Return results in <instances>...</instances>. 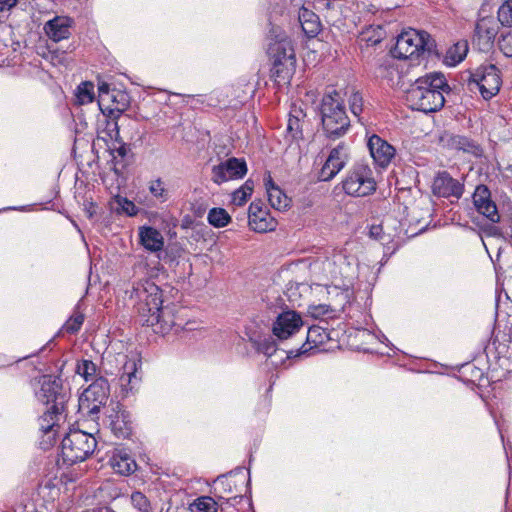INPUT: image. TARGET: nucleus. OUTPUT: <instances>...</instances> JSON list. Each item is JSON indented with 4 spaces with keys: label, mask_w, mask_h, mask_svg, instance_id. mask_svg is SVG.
I'll use <instances>...</instances> for the list:
<instances>
[{
    "label": "nucleus",
    "mask_w": 512,
    "mask_h": 512,
    "mask_svg": "<svg viewBox=\"0 0 512 512\" xmlns=\"http://www.w3.org/2000/svg\"><path fill=\"white\" fill-rule=\"evenodd\" d=\"M499 26L492 16L480 17L474 28L472 44L481 52H489L495 42Z\"/></svg>",
    "instance_id": "9d476101"
},
{
    "label": "nucleus",
    "mask_w": 512,
    "mask_h": 512,
    "mask_svg": "<svg viewBox=\"0 0 512 512\" xmlns=\"http://www.w3.org/2000/svg\"><path fill=\"white\" fill-rule=\"evenodd\" d=\"M85 211L89 218H92L96 213V205L93 202H88L84 204Z\"/></svg>",
    "instance_id": "8fccbe9b"
},
{
    "label": "nucleus",
    "mask_w": 512,
    "mask_h": 512,
    "mask_svg": "<svg viewBox=\"0 0 512 512\" xmlns=\"http://www.w3.org/2000/svg\"><path fill=\"white\" fill-rule=\"evenodd\" d=\"M500 70L494 64L479 66L470 76L469 85H475L485 100L495 96L501 87Z\"/></svg>",
    "instance_id": "6e6552de"
},
{
    "label": "nucleus",
    "mask_w": 512,
    "mask_h": 512,
    "mask_svg": "<svg viewBox=\"0 0 512 512\" xmlns=\"http://www.w3.org/2000/svg\"><path fill=\"white\" fill-rule=\"evenodd\" d=\"M131 503L140 512H150L151 504L148 498L140 491L131 494Z\"/></svg>",
    "instance_id": "79ce46f5"
},
{
    "label": "nucleus",
    "mask_w": 512,
    "mask_h": 512,
    "mask_svg": "<svg viewBox=\"0 0 512 512\" xmlns=\"http://www.w3.org/2000/svg\"><path fill=\"white\" fill-rule=\"evenodd\" d=\"M78 102L80 104H88L91 103L94 99V85L92 82H82L77 87L76 93Z\"/></svg>",
    "instance_id": "ea45409f"
},
{
    "label": "nucleus",
    "mask_w": 512,
    "mask_h": 512,
    "mask_svg": "<svg viewBox=\"0 0 512 512\" xmlns=\"http://www.w3.org/2000/svg\"><path fill=\"white\" fill-rule=\"evenodd\" d=\"M138 364L135 360H129L123 365V372L119 378L120 386L126 393L134 392L140 384Z\"/></svg>",
    "instance_id": "4be33fe9"
},
{
    "label": "nucleus",
    "mask_w": 512,
    "mask_h": 512,
    "mask_svg": "<svg viewBox=\"0 0 512 512\" xmlns=\"http://www.w3.org/2000/svg\"><path fill=\"white\" fill-rule=\"evenodd\" d=\"M210 225L222 228L229 224L231 217L224 208H212L207 216Z\"/></svg>",
    "instance_id": "72a5a7b5"
},
{
    "label": "nucleus",
    "mask_w": 512,
    "mask_h": 512,
    "mask_svg": "<svg viewBox=\"0 0 512 512\" xmlns=\"http://www.w3.org/2000/svg\"><path fill=\"white\" fill-rule=\"evenodd\" d=\"M293 353H294V351H292V350H291V351H289V353H288V355H287V356H288V358H290V357H291V355H292Z\"/></svg>",
    "instance_id": "5fc2aeb1"
},
{
    "label": "nucleus",
    "mask_w": 512,
    "mask_h": 512,
    "mask_svg": "<svg viewBox=\"0 0 512 512\" xmlns=\"http://www.w3.org/2000/svg\"><path fill=\"white\" fill-rule=\"evenodd\" d=\"M84 322V315L80 312H74L73 315L64 324V329L70 334L77 333Z\"/></svg>",
    "instance_id": "37998d69"
},
{
    "label": "nucleus",
    "mask_w": 512,
    "mask_h": 512,
    "mask_svg": "<svg viewBox=\"0 0 512 512\" xmlns=\"http://www.w3.org/2000/svg\"><path fill=\"white\" fill-rule=\"evenodd\" d=\"M306 113L297 105H293L289 112L285 140L289 143L303 139V127L306 124Z\"/></svg>",
    "instance_id": "a211bd4d"
},
{
    "label": "nucleus",
    "mask_w": 512,
    "mask_h": 512,
    "mask_svg": "<svg viewBox=\"0 0 512 512\" xmlns=\"http://www.w3.org/2000/svg\"><path fill=\"white\" fill-rule=\"evenodd\" d=\"M497 19L504 27H512V0H505L498 8Z\"/></svg>",
    "instance_id": "4c0bfd02"
},
{
    "label": "nucleus",
    "mask_w": 512,
    "mask_h": 512,
    "mask_svg": "<svg viewBox=\"0 0 512 512\" xmlns=\"http://www.w3.org/2000/svg\"><path fill=\"white\" fill-rule=\"evenodd\" d=\"M328 311H329L328 306L319 305V306L312 307L310 310V313L313 317L317 318V317L326 315L328 313Z\"/></svg>",
    "instance_id": "49530a36"
},
{
    "label": "nucleus",
    "mask_w": 512,
    "mask_h": 512,
    "mask_svg": "<svg viewBox=\"0 0 512 512\" xmlns=\"http://www.w3.org/2000/svg\"><path fill=\"white\" fill-rule=\"evenodd\" d=\"M126 108V104L123 103L121 106H116L114 108H110L108 111V117L112 121L107 122V128L109 129V136L111 138L115 137L116 139L119 137V127L117 123V119L121 116Z\"/></svg>",
    "instance_id": "c9c22d12"
},
{
    "label": "nucleus",
    "mask_w": 512,
    "mask_h": 512,
    "mask_svg": "<svg viewBox=\"0 0 512 512\" xmlns=\"http://www.w3.org/2000/svg\"><path fill=\"white\" fill-rule=\"evenodd\" d=\"M382 233V227L380 225H373L370 228V236L375 239H380Z\"/></svg>",
    "instance_id": "09e8293b"
},
{
    "label": "nucleus",
    "mask_w": 512,
    "mask_h": 512,
    "mask_svg": "<svg viewBox=\"0 0 512 512\" xmlns=\"http://www.w3.org/2000/svg\"><path fill=\"white\" fill-rule=\"evenodd\" d=\"M125 293L143 325L154 327L156 333H169L175 325L172 309L162 305V290L154 282L148 279L133 282Z\"/></svg>",
    "instance_id": "f257e3e1"
},
{
    "label": "nucleus",
    "mask_w": 512,
    "mask_h": 512,
    "mask_svg": "<svg viewBox=\"0 0 512 512\" xmlns=\"http://www.w3.org/2000/svg\"><path fill=\"white\" fill-rule=\"evenodd\" d=\"M329 339V333L326 329L313 325L308 329L306 343L301 347V351H297L295 355L306 353L308 350L313 348H320Z\"/></svg>",
    "instance_id": "a878e982"
},
{
    "label": "nucleus",
    "mask_w": 512,
    "mask_h": 512,
    "mask_svg": "<svg viewBox=\"0 0 512 512\" xmlns=\"http://www.w3.org/2000/svg\"><path fill=\"white\" fill-rule=\"evenodd\" d=\"M17 3L18 0H0V12L12 9Z\"/></svg>",
    "instance_id": "de8ad7c7"
},
{
    "label": "nucleus",
    "mask_w": 512,
    "mask_h": 512,
    "mask_svg": "<svg viewBox=\"0 0 512 512\" xmlns=\"http://www.w3.org/2000/svg\"><path fill=\"white\" fill-rule=\"evenodd\" d=\"M450 87L442 74L420 77L406 91V102L413 110L424 113L435 112L444 106V92Z\"/></svg>",
    "instance_id": "f03ea898"
},
{
    "label": "nucleus",
    "mask_w": 512,
    "mask_h": 512,
    "mask_svg": "<svg viewBox=\"0 0 512 512\" xmlns=\"http://www.w3.org/2000/svg\"><path fill=\"white\" fill-rule=\"evenodd\" d=\"M110 463L115 472L121 475H130L137 468L135 460L124 449H116L110 459Z\"/></svg>",
    "instance_id": "b1692460"
},
{
    "label": "nucleus",
    "mask_w": 512,
    "mask_h": 512,
    "mask_svg": "<svg viewBox=\"0 0 512 512\" xmlns=\"http://www.w3.org/2000/svg\"><path fill=\"white\" fill-rule=\"evenodd\" d=\"M70 396V391L63 386L62 380L51 375L42 377L40 390L36 393L39 401L47 406L51 405L50 408L56 417L66 412Z\"/></svg>",
    "instance_id": "0eeeda50"
},
{
    "label": "nucleus",
    "mask_w": 512,
    "mask_h": 512,
    "mask_svg": "<svg viewBox=\"0 0 512 512\" xmlns=\"http://www.w3.org/2000/svg\"><path fill=\"white\" fill-rule=\"evenodd\" d=\"M499 49L507 57H512V31L502 35L498 41Z\"/></svg>",
    "instance_id": "a18cd8bd"
},
{
    "label": "nucleus",
    "mask_w": 512,
    "mask_h": 512,
    "mask_svg": "<svg viewBox=\"0 0 512 512\" xmlns=\"http://www.w3.org/2000/svg\"><path fill=\"white\" fill-rule=\"evenodd\" d=\"M254 189V182L248 179L240 188L232 193V203L237 206L244 205L251 196Z\"/></svg>",
    "instance_id": "f704fd0d"
},
{
    "label": "nucleus",
    "mask_w": 512,
    "mask_h": 512,
    "mask_svg": "<svg viewBox=\"0 0 512 512\" xmlns=\"http://www.w3.org/2000/svg\"><path fill=\"white\" fill-rule=\"evenodd\" d=\"M97 447L96 438L81 430L70 431L61 442L63 462L73 465L90 457Z\"/></svg>",
    "instance_id": "39448f33"
},
{
    "label": "nucleus",
    "mask_w": 512,
    "mask_h": 512,
    "mask_svg": "<svg viewBox=\"0 0 512 512\" xmlns=\"http://www.w3.org/2000/svg\"><path fill=\"white\" fill-rule=\"evenodd\" d=\"M140 243L146 250L158 252L163 249L164 238L162 234L154 227L143 226L139 228Z\"/></svg>",
    "instance_id": "5701e85b"
},
{
    "label": "nucleus",
    "mask_w": 512,
    "mask_h": 512,
    "mask_svg": "<svg viewBox=\"0 0 512 512\" xmlns=\"http://www.w3.org/2000/svg\"><path fill=\"white\" fill-rule=\"evenodd\" d=\"M149 191L155 198L161 200L162 202L167 201L169 198L168 190L160 178L149 183Z\"/></svg>",
    "instance_id": "a19ab883"
},
{
    "label": "nucleus",
    "mask_w": 512,
    "mask_h": 512,
    "mask_svg": "<svg viewBox=\"0 0 512 512\" xmlns=\"http://www.w3.org/2000/svg\"><path fill=\"white\" fill-rule=\"evenodd\" d=\"M246 173L247 164L245 160L232 157L213 166L211 179L219 185L229 180L241 179Z\"/></svg>",
    "instance_id": "ddd939ff"
},
{
    "label": "nucleus",
    "mask_w": 512,
    "mask_h": 512,
    "mask_svg": "<svg viewBox=\"0 0 512 512\" xmlns=\"http://www.w3.org/2000/svg\"><path fill=\"white\" fill-rule=\"evenodd\" d=\"M299 21L303 32L310 38L317 36L321 31V23L318 15L307 8L303 7L300 10Z\"/></svg>",
    "instance_id": "cd10ccee"
},
{
    "label": "nucleus",
    "mask_w": 512,
    "mask_h": 512,
    "mask_svg": "<svg viewBox=\"0 0 512 512\" xmlns=\"http://www.w3.org/2000/svg\"><path fill=\"white\" fill-rule=\"evenodd\" d=\"M265 187L268 195V201L274 209L285 210L289 207L290 199L278 186L274 184L270 176L265 180Z\"/></svg>",
    "instance_id": "bb28decb"
},
{
    "label": "nucleus",
    "mask_w": 512,
    "mask_h": 512,
    "mask_svg": "<svg viewBox=\"0 0 512 512\" xmlns=\"http://www.w3.org/2000/svg\"><path fill=\"white\" fill-rule=\"evenodd\" d=\"M111 211L114 213L127 216H135L138 213V208L131 200L126 197L117 195L109 201Z\"/></svg>",
    "instance_id": "7c9ffc66"
},
{
    "label": "nucleus",
    "mask_w": 512,
    "mask_h": 512,
    "mask_svg": "<svg viewBox=\"0 0 512 512\" xmlns=\"http://www.w3.org/2000/svg\"><path fill=\"white\" fill-rule=\"evenodd\" d=\"M71 22L68 17L56 16L45 24L44 30L49 38L58 42L69 37Z\"/></svg>",
    "instance_id": "aec40b11"
},
{
    "label": "nucleus",
    "mask_w": 512,
    "mask_h": 512,
    "mask_svg": "<svg viewBox=\"0 0 512 512\" xmlns=\"http://www.w3.org/2000/svg\"><path fill=\"white\" fill-rule=\"evenodd\" d=\"M97 365L88 359H82L77 362L76 373L82 376L85 381L93 380L97 373Z\"/></svg>",
    "instance_id": "e433bc0d"
},
{
    "label": "nucleus",
    "mask_w": 512,
    "mask_h": 512,
    "mask_svg": "<svg viewBox=\"0 0 512 512\" xmlns=\"http://www.w3.org/2000/svg\"><path fill=\"white\" fill-rule=\"evenodd\" d=\"M303 324L302 317L299 313L289 309L283 310L276 317L272 332L279 340H286L298 333Z\"/></svg>",
    "instance_id": "9b49d317"
},
{
    "label": "nucleus",
    "mask_w": 512,
    "mask_h": 512,
    "mask_svg": "<svg viewBox=\"0 0 512 512\" xmlns=\"http://www.w3.org/2000/svg\"><path fill=\"white\" fill-rule=\"evenodd\" d=\"M469 47L466 40H460L453 44L446 52L445 63L449 66H456L464 60Z\"/></svg>",
    "instance_id": "c756f323"
},
{
    "label": "nucleus",
    "mask_w": 512,
    "mask_h": 512,
    "mask_svg": "<svg viewBox=\"0 0 512 512\" xmlns=\"http://www.w3.org/2000/svg\"><path fill=\"white\" fill-rule=\"evenodd\" d=\"M449 145L456 150H461L465 153H469L474 157H481L483 155L482 147L474 140L461 136L454 135L449 140Z\"/></svg>",
    "instance_id": "c85d7f7f"
},
{
    "label": "nucleus",
    "mask_w": 512,
    "mask_h": 512,
    "mask_svg": "<svg viewBox=\"0 0 512 512\" xmlns=\"http://www.w3.org/2000/svg\"><path fill=\"white\" fill-rule=\"evenodd\" d=\"M127 151H128V149H127L126 145L121 144L119 147L112 149V154L117 153L119 156L125 157L127 154Z\"/></svg>",
    "instance_id": "3c124183"
},
{
    "label": "nucleus",
    "mask_w": 512,
    "mask_h": 512,
    "mask_svg": "<svg viewBox=\"0 0 512 512\" xmlns=\"http://www.w3.org/2000/svg\"><path fill=\"white\" fill-rule=\"evenodd\" d=\"M321 123L324 134L329 139L344 136L350 128V119L340 93L332 90L323 95L320 104Z\"/></svg>",
    "instance_id": "7ed1b4c3"
},
{
    "label": "nucleus",
    "mask_w": 512,
    "mask_h": 512,
    "mask_svg": "<svg viewBox=\"0 0 512 512\" xmlns=\"http://www.w3.org/2000/svg\"><path fill=\"white\" fill-rule=\"evenodd\" d=\"M238 498H239V499H241L242 497H241V496H234V497H232L230 500L237 501V499H238Z\"/></svg>",
    "instance_id": "864d4df0"
},
{
    "label": "nucleus",
    "mask_w": 512,
    "mask_h": 512,
    "mask_svg": "<svg viewBox=\"0 0 512 512\" xmlns=\"http://www.w3.org/2000/svg\"><path fill=\"white\" fill-rule=\"evenodd\" d=\"M473 203L479 213L493 223L499 222L500 216L496 204L491 200V193L487 186L478 185L473 194Z\"/></svg>",
    "instance_id": "f3484780"
},
{
    "label": "nucleus",
    "mask_w": 512,
    "mask_h": 512,
    "mask_svg": "<svg viewBox=\"0 0 512 512\" xmlns=\"http://www.w3.org/2000/svg\"><path fill=\"white\" fill-rule=\"evenodd\" d=\"M376 181L369 164L355 163L342 181V187L346 194L354 197H365L376 190Z\"/></svg>",
    "instance_id": "423d86ee"
},
{
    "label": "nucleus",
    "mask_w": 512,
    "mask_h": 512,
    "mask_svg": "<svg viewBox=\"0 0 512 512\" xmlns=\"http://www.w3.org/2000/svg\"><path fill=\"white\" fill-rule=\"evenodd\" d=\"M296 61L272 60L271 77L278 86L288 85L295 73Z\"/></svg>",
    "instance_id": "6ab92c4d"
},
{
    "label": "nucleus",
    "mask_w": 512,
    "mask_h": 512,
    "mask_svg": "<svg viewBox=\"0 0 512 512\" xmlns=\"http://www.w3.org/2000/svg\"><path fill=\"white\" fill-rule=\"evenodd\" d=\"M349 160V148L344 142L334 147L319 173L321 181L332 180L347 164Z\"/></svg>",
    "instance_id": "f8f14e48"
},
{
    "label": "nucleus",
    "mask_w": 512,
    "mask_h": 512,
    "mask_svg": "<svg viewBox=\"0 0 512 512\" xmlns=\"http://www.w3.org/2000/svg\"><path fill=\"white\" fill-rule=\"evenodd\" d=\"M191 512H217V504L211 497H200L190 505Z\"/></svg>",
    "instance_id": "58836bf2"
},
{
    "label": "nucleus",
    "mask_w": 512,
    "mask_h": 512,
    "mask_svg": "<svg viewBox=\"0 0 512 512\" xmlns=\"http://www.w3.org/2000/svg\"><path fill=\"white\" fill-rule=\"evenodd\" d=\"M436 44L426 31L408 29L403 31L396 40L392 55L398 59H418L424 52H431Z\"/></svg>",
    "instance_id": "20e7f679"
},
{
    "label": "nucleus",
    "mask_w": 512,
    "mask_h": 512,
    "mask_svg": "<svg viewBox=\"0 0 512 512\" xmlns=\"http://www.w3.org/2000/svg\"><path fill=\"white\" fill-rule=\"evenodd\" d=\"M267 52L271 60H280V62L286 61V59L296 61L292 42L286 37L271 42Z\"/></svg>",
    "instance_id": "412c9836"
},
{
    "label": "nucleus",
    "mask_w": 512,
    "mask_h": 512,
    "mask_svg": "<svg viewBox=\"0 0 512 512\" xmlns=\"http://www.w3.org/2000/svg\"><path fill=\"white\" fill-rule=\"evenodd\" d=\"M110 428L119 439H126L132 434V422L126 411H119L111 416Z\"/></svg>",
    "instance_id": "393cba45"
},
{
    "label": "nucleus",
    "mask_w": 512,
    "mask_h": 512,
    "mask_svg": "<svg viewBox=\"0 0 512 512\" xmlns=\"http://www.w3.org/2000/svg\"><path fill=\"white\" fill-rule=\"evenodd\" d=\"M250 342L257 352L262 353L267 357H271L277 351L276 342L270 336L251 338Z\"/></svg>",
    "instance_id": "473e14b6"
},
{
    "label": "nucleus",
    "mask_w": 512,
    "mask_h": 512,
    "mask_svg": "<svg viewBox=\"0 0 512 512\" xmlns=\"http://www.w3.org/2000/svg\"><path fill=\"white\" fill-rule=\"evenodd\" d=\"M432 190L439 197L459 199L463 195L464 185L447 171H442L434 178Z\"/></svg>",
    "instance_id": "2eb2a0df"
},
{
    "label": "nucleus",
    "mask_w": 512,
    "mask_h": 512,
    "mask_svg": "<svg viewBox=\"0 0 512 512\" xmlns=\"http://www.w3.org/2000/svg\"><path fill=\"white\" fill-rule=\"evenodd\" d=\"M99 92H100V94L108 93V86H107V84H103V85L99 86Z\"/></svg>",
    "instance_id": "603ef678"
},
{
    "label": "nucleus",
    "mask_w": 512,
    "mask_h": 512,
    "mask_svg": "<svg viewBox=\"0 0 512 512\" xmlns=\"http://www.w3.org/2000/svg\"><path fill=\"white\" fill-rule=\"evenodd\" d=\"M367 146L374 162L382 168L387 167L395 157V148L376 134L369 137Z\"/></svg>",
    "instance_id": "dca6fc26"
},
{
    "label": "nucleus",
    "mask_w": 512,
    "mask_h": 512,
    "mask_svg": "<svg viewBox=\"0 0 512 512\" xmlns=\"http://www.w3.org/2000/svg\"><path fill=\"white\" fill-rule=\"evenodd\" d=\"M66 412L59 417H56L53 413V409L50 407L43 413L39 418V428L44 434H50L54 432V427L58 424L61 419L66 418Z\"/></svg>",
    "instance_id": "2f4dec72"
},
{
    "label": "nucleus",
    "mask_w": 512,
    "mask_h": 512,
    "mask_svg": "<svg viewBox=\"0 0 512 512\" xmlns=\"http://www.w3.org/2000/svg\"><path fill=\"white\" fill-rule=\"evenodd\" d=\"M349 106L351 113L355 117H360L361 113L363 112V97L358 91L352 92V94L349 97Z\"/></svg>",
    "instance_id": "c03bdc74"
},
{
    "label": "nucleus",
    "mask_w": 512,
    "mask_h": 512,
    "mask_svg": "<svg viewBox=\"0 0 512 512\" xmlns=\"http://www.w3.org/2000/svg\"><path fill=\"white\" fill-rule=\"evenodd\" d=\"M248 224L249 227L258 233L273 231L277 227V221L270 215L264 203L253 201L248 209Z\"/></svg>",
    "instance_id": "4468645a"
},
{
    "label": "nucleus",
    "mask_w": 512,
    "mask_h": 512,
    "mask_svg": "<svg viewBox=\"0 0 512 512\" xmlns=\"http://www.w3.org/2000/svg\"><path fill=\"white\" fill-rule=\"evenodd\" d=\"M110 395V385L106 378L98 377L84 391L80 398V407L86 408L90 417L94 418L101 407L105 406Z\"/></svg>",
    "instance_id": "1a4fd4ad"
}]
</instances>
